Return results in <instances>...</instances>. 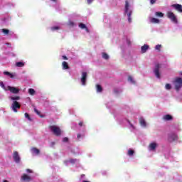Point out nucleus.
<instances>
[{
  "label": "nucleus",
  "instance_id": "obj_1",
  "mask_svg": "<svg viewBox=\"0 0 182 182\" xmlns=\"http://www.w3.org/2000/svg\"><path fill=\"white\" fill-rule=\"evenodd\" d=\"M50 130L55 134V136H59L62 134V130L60 129V127L56 126V125H50L49 126Z\"/></svg>",
  "mask_w": 182,
  "mask_h": 182
},
{
  "label": "nucleus",
  "instance_id": "obj_2",
  "mask_svg": "<svg viewBox=\"0 0 182 182\" xmlns=\"http://www.w3.org/2000/svg\"><path fill=\"white\" fill-rule=\"evenodd\" d=\"M173 83L175 85V89H176V92H179L180 88L182 87V78L181 77L175 78Z\"/></svg>",
  "mask_w": 182,
  "mask_h": 182
},
{
  "label": "nucleus",
  "instance_id": "obj_3",
  "mask_svg": "<svg viewBox=\"0 0 182 182\" xmlns=\"http://www.w3.org/2000/svg\"><path fill=\"white\" fill-rule=\"evenodd\" d=\"M167 17L168 18V19H170L172 22H173V23H177V17L176 16V15L174 14V13L171 12V11H168L167 13Z\"/></svg>",
  "mask_w": 182,
  "mask_h": 182
},
{
  "label": "nucleus",
  "instance_id": "obj_4",
  "mask_svg": "<svg viewBox=\"0 0 182 182\" xmlns=\"http://www.w3.org/2000/svg\"><path fill=\"white\" fill-rule=\"evenodd\" d=\"M11 109L13 111H14L15 113L18 112L17 109H21V104L18 101H14L12 103Z\"/></svg>",
  "mask_w": 182,
  "mask_h": 182
},
{
  "label": "nucleus",
  "instance_id": "obj_5",
  "mask_svg": "<svg viewBox=\"0 0 182 182\" xmlns=\"http://www.w3.org/2000/svg\"><path fill=\"white\" fill-rule=\"evenodd\" d=\"M154 73L155 74V76L160 79V64H156L155 65V68L154 70Z\"/></svg>",
  "mask_w": 182,
  "mask_h": 182
},
{
  "label": "nucleus",
  "instance_id": "obj_6",
  "mask_svg": "<svg viewBox=\"0 0 182 182\" xmlns=\"http://www.w3.org/2000/svg\"><path fill=\"white\" fill-rule=\"evenodd\" d=\"M7 90H9L11 93H13L14 95H18L19 93V88H16L14 87L8 86Z\"/></svg>",
  "mask_w": 182,
  "mask_h": 182
},
{
  "label": "nucleus",
  "instance_id": "obj_7",
  "mask_svg": "<svg viewBox=\"0 0 182 182\" xmlns=\"http://www.w3.org/2000/svg\"><path fill=\"white\" fill-rule=\"evenodd\" d=\"M86 79H87V73L82 72V77H81V82L83 86H85L86 85Z\"/></svg>",
  "mask_w": 182,
  "mask_h": 182
},
{
  "label": "nucleus",
  "instance_id": "obj_8",
  "mask_svg": "<svg viewBox=\"0 0 182 182\" xmlns=\"http://www.w3.org/2000/svg\"><path fill=\"white\" fill-rule=\"evenodd\" d=\"M13 159L15 163H19L21 161V157L19 156V154L18 151H15L13 154Z\"/></svg>",
  "mask_w": 182,
  "mask_h": 182
},
{
  "label": "nucleus",
  "instance_id": "obj_9",
  "mask_svg": "<svg viewBox=\"0 0 182 182\" xmlns=\"http://www.w3.org/2000/svg\"><path fill=\"white\" fill-rule=\"evenodd\" d=\"M168 140L169 141H176L178 140V136L174 133L170 134L168 135Z\"/></svg>",
  "mask_w": 182,
  "mask_h": 182
},
{
  "label": "nucleus",
  "instance_id": "obj_10",
  "mask_svg": "<svg viewBox=\"0 0 182 182\" xmlns=\"http://www.w3.org/2000/svg\"><path fill=\"white\" fill-rule=\"evenodd\" d=\"M21 180H23V181L31 182L32 181V177L29 176L28 174L23 173L21 176Z\"/></svg>",
  "mask_w": 182,
  "mask_h": 182
},
{
  "label": "nucleus",
  "instance_id": "obj_11",
  "mask_svg": "<svg viewBox=\"0 0 182 182\" xmlns=\"http://www.w3.org/2000/svg\"><path fill=\"white\" fill-rule=\"evenodd\" d=\"M173 8H175L176 11H178V12H182V6L181 4H173L172 5Z\"/></svg>",
  "mask_w": 182,
  "mask_h": 182
},
{
  "label": "nucleus",
  "instance_id": "obj_12",
  "mask_svg": "<svg viewBox=\"0 0 182 182\" xmlns=\"http://www.w3.org/2000/svg\"><path fill=\"white\" fill-rule=\"evenodd\" d=\"M163 120H165L166 122H168L170 120H173V116H171L170 114L164 115Z\"/></svg>",
  "mask_w": 182,
  "mask_h": 182
},
{
  "label": "nucleus",
  "instance_id": "obj_13",
  "mask_svg": "<svg viewBox=\"0 0 182 182\" xmlns=\"http://www.w3.org/2000/svg\"><path fill=\"white\" fill-rule=\"evenodd\" d=\"M149 45H144L143 46L141 47V50L142 53H146V52H147L148 49H149Z\"/></svg>",
  "mask_w": 182,
  "mask_h": 182
},
{
  "label": "nucleus",
  "instance_id": "obj_14",
  "mask_svg": "<svg viewBox=\"0 0 182 182\" xmlns=\"http://www.w3.org/2000/svg\"><path fill=\"white\" fill-rule=\"evenodd\" d=\"M151 23H160V20L154 17L150 18Z\"/></svg>",
  "mask_w": 182,
  "mask_h": 182
},
{
  "label": "nucleus",
  "instance_id": "obj_15",
  "mask_svg": "<svg viewBox=\"0 0 182 182\" xmlns=\"http://www.w3.org/2000/svg\"><path fill=\"white\" fill-rule=\"evenodd\" d=\"M139 123L142 127H146L147 126V124L146 123V120L143 118L139 119Z\"/></svg>",
  "mask_w": 182,
  "mask_h": 182
},
{
  "label": "nucleus",
  "instance_id": "obj_16",
  "mask_svg": "<svg viewBox=\"0 0 182 182\" xmlns=\"http://www.w3.org/2000/svg\"><path fill=\"white\" fill-rule=\"evenodd\" d=\"M157 148V144L155 142L151 143L149 144V149L150 150H156V149Z\"/></svg>",
  "mask_w": 182,
  "mask_h": 182
},
{
  "label": "nucleus",
  "instance_id": "obj_17",
  "mask_svg": "<svg viewBox=\"0 0 182 182\" xmlns=\"http://www.w3.org/2000/svg\"><path fill=\"white\" fill-rule=\"evenodd\" d=\"M79 28H80V29H85L86 32H89V28H87L86 25H85L83 23H80L79 24Z\"/></svg>",
  "mask_w": 182,
  "mask_h": 182
},
{
  "label": "nucleus",
  "instance_id": "obj_18",
  "mask_svg": "<svg viewBox=\"0 0 182 182\" xmlns=\"http://www.w3.org/2000/svg\"><path fill=\"white\" fill-rule=\"evenodd\" d=\"M63 69L66 70L69 69V64H68V62L63 61L62 63Z\"/></svg>",
  "mask_w": 182,
  "mask_h": 182
},
{
  "label": "nucleus",
  "instance_id": "obj_19",
  "mask_svg": "<svg viewBox=\"0 0 182 182\" xmlns=\"http://www.w3.org/2000/svg\"><path fill=\"white\" fill-rule=\"evenodd\" d=\"M96 87H97V92H98L99 93H102V92H103V87H102V85L97 84Z\"/></svg>",
  "mask_w": 182,
  "mask_h": 182
},
{
  "label": "nucleus",
  "instance_id": "obj_20",
  "mask_svg": "<svg viewBox=\"0 0 182 182\" xmlns=\"http://www.w3.org/2000/svg\"><path fill=\"white\" fill-rule=\"evenodd\" d=\"M16 66L17 68H23L25 66V63L24 62H17L16 63Z\"/></svg>",
  "mask_w": 182,
  "mask_h": 182
},
{
  "label": "nucleus",
  "instance_id": "obj_21",
  "mask_svg": "<svg viewBox=\"0 0 182 182\" xmlns=\"http://www.w3.org/2000/svg\"><path fill=\"white\" fill-rule=\"evenodd\" d=\"M4 75H6V76H10V77L11 79H14V77H15V75H14V74L11 73H9L8 71H4Z\"/></svg>",
  "mask_w": 182,
  "mask_h": 182
},
{
  "label": "nucleus",
  "instance_id": "obj_22",
  "mask_svg": "<svg viewBox=\"0 0 182 182\" xmlns=\"http://www.w3.org/2000/svg\"><path fill=\"white\" fill-rule=\"evenodd\" d=\"M31 151L34 154H39V153H41V151L39 149H38L37 148H35V147L31 149Z\"/></svg>",
  "mask_w": 182,
  "mask_h": 182
},
{
  "label": "nucleus",
  "instance_id": "obj_23",
  "mask_svg": "<svg viewBox=\"0 0 182 182\" xmlns=\"http://www.w3.org/2000/svg\"><path fill=\"white\" fill-rule=\"evenodd\" d=\"M28 93L31 96H33L35 95V93H36V92L35 91V90L33 88H30V89H28Z\"/></svg>",
  "mask_w": 182,
  "mask_h": 182
},
{
  "label": "nucleus",
  "instance_id": "obj_24",
  "mask_svg": "<svg viewBox=\"0 0 182 182\" xmlns=\"http://www.w3.org/2000/svg\"><path fill=\"white\" fill-rule=\"evenodd\" d=\"M129 1H125V14H127L129 12Z\"/></svg>",
  "mask_w": 182,
  "mask_h": 182
},
{
  "label": "nucleus",
  "instance_id": "obj_25",
  "mask_svg": "<svg viewBox=\"0 0 182 182\" xmlns=\"http://www.w3.org/2000/svg\"><path fill=\"white\" fill-rule=\"evenodd\" d=\"M156 16H158L159 18H163L164 16V14L162 12L157 11L155 13Z\"/></svg>",
  "mask_w": 182,
  "mask_h": 182
},
{
  "label": "nucleus",
  "instance_id": "obj_26",
  "mask_svg": "<svg viewBox=\"0 0 182 182\" xmlns=\"http://www.w3.org/2000/svg\"><path fill=\"white\" fill-rule=\"evenodd\" d=\"M1 32L4 34V35H9V30L6 29V28H3L1 29Z\"/></svg>",
  "mask_w": 182,
  "mask_h": 182
},
{
  "label": "nucleus",
  "instance_id": "obj_27",
  "mask_svg": "<svg viewBox=\"0 0 182 182\" xmlns=\"http://www.w3.org/2000/svg\"><path fill=\"white\" fill-rule=\"evenodd\" d=\"M102 58L103 59L107 60V59H109V55H107V53H102Z\"/></svg>",
  "mask_w": 182,
  "mask_h": 182
},
{
  "label": "nucleus",
  "instance_id": "obj_28",
  "mask_svg": "<svg viewBox=\"0 0 182 182\" xmlns=\"http://www.w3.org/2000/svg\"><path fill=\"white\" fill-rule=\"evenodd\" d=\"M34 112L36 113V114H38V116H40V117H43V115H41V112H39V110H38L36 108L34 109Z\"/></svg>",
  "mask_w": 182,
  "mask_h": 182
},
{
  "label": "nucleus",
  "instance_id": "obj_29",
  "mask_svg": "<svg viewBox=\"0 0 182 182\" xmlns=\"http://www.w3.org/2000/svg\"><path fill=\"white\" fill-rule=\"evenodd\" d=\"M24 116L26 119H28V120H29V122H32V119L31 118V117L29 116V114H28L27 112H26L24 114Z\"/></svg>",
  "mask_w": 182,
  "mask_h": 182
},
{
  "label": "nucleus",
  "instance_id": "obj_30",
  "mask_svg": "<svg viewBox=\"0 0 182 182\" xmlns=\"http://www.w3.org/2000/svg\"><path fill=\"white\" fill-rule=\"evenodd\" d=\"M127 154L128 156H133V154H134V151L133 149H129L128 150Z\"/></svg>",
  "mask_w": 182,
  "mask_h": 182
},
{
  "label": "nucleus",
  "instance_id": "obj_31",
  "mask_svg": "<svg viewBox=\"0 0 182 182\" xmlns=\"http://www.w3.org/2000/svg\"><path fill=\"white\" fill-rule=\"evenodd\" d=\"M20 99L21 97L19 96L11 97V100H19Z\"/></svg>",
  "mask_w": 182,
  "mask_h": 182
},
{
  "label": "nucleus",
  "instance_id": "obj_32",
  "mask_svg": "<svg viewBox=\"0 0 182 182\" xmlns=\"http://www.w3.org/2000/svg\"><path fill=\"white\" fill-rule=\"evenodd\" d=\"M155 49H156V50H159V52H160V50H161V45H160V44L156 45V46H155Z\"/></svg>",
  "mask_w": 182,
  "mask_h": 182
},
{
  "label": "nucleus",
  "instance_id": "obj_33",
  "mask_svg": "<svg viewBox=\"0 0 182 182\" xmlns=\"http://www.w3.org/2000/svg\"><path fill=\"white\" fill-rule=\"evenodd\" d=\"M128 80H129V82H131L132 83H136V82H134L133 80V77L132 76H129L128 77Z\"/></svg>",
  "mask_w": 182,
  "mask_h": 182
},
{
  "label": "nucleus",
  "instance_id": "obj_34",
  "mask_svg": "<svg viewBox=\"0 0 182 182\" xmlns=\"http://www.w3.org/2000/svg\"><path fill=\"white\" fill-rule=\"evenodd\" d=\"M165 87H166V90H170L171 89V85L166 84Z\"/></svg>",
  "mask_w": 182,
  "mask_h": 182
},
{
  "label": "nucleus",
  "instance_id": "obj_35",
  "mask_svg": "<svg viewBox=\"0 0 182 182\" xmlns=\"http://www.w3.org/2000/svg\"><path fill=\"white\" fill-rule=\"evenodd\" d=\"M51 31H59V26L51 27Z\"/></svg>",
  "mask_w": 182,
  "mask_h": 182
},
{
  "label": "nucleus",
  "instance_id": "obj_36",
  "mask_svg": "<svg viewBox=\"0 0 182 182\" xmlns=\"http://www.w3.org/2000/svg\"><path fill=\"white\" fill-rule=\"evenodd\" d=\"M0 86L1 87H2L3 89H4V90H6V89L5 88V84H4V82H0Z\"/></svg>",
  "mask_w": 182,
  "mask_h": 182
},
{
  "label": "nucleus",
  "instance_id": "obj_37",
  "mask_svg": "<svg viewBox=\"0 0 182 182\" xmlns=\"http://www.w3.org/2000/svg\"><path fill=\"white\" fill-rule=\"evenodd\" d=\"M63 143H68V142L69 141V138H68V137H64V138L63 139Z\"/></svg>",
  "mask_w": 182,
  "mask_h": 182
},
{
  "label": "nucleus",
  "instance_id": "obj_38",
  "mask_svg": "<svg viewBox=\"0 0 182 182\" xmlns=\"http://www.w3.org/2000/svg\"><path fill=\"white\" fill-rule=\"evenodd\" d=\"M156 1L157 0H150V4L151 5H154V4H156Z\"/></svg>",
  "mask_w": 182,
  "mask_h": 182
},
{
  "label": "nucleus",
  "instance_id": "obj_39",
  "mask_svg": "<svg viewBox=\"0 0 182 182\" xmlns=\"http://www.w3.org/2000/svg\"><path fill=\"white\" fill-rule=\"evenodd\" d=\"M68 25L69 26H73L75 25V23H73V21H69Z\"/></svg>",
  "mask_w": 182,
  "mask_h": 182
},
{
  "label": "nucleus",
  "instance_id": "obj_40",
  "mask_svg": "<svg viewBox=\"0 0 182 182\" xmlns=\"http://www.w3.org/2000/svg\"><path fill=\"white\" fill-rule=\"evenodd\" d=\"M128 22H129V23H132V16L128 17Z\"/></svg>",
  "mask_w": 182,
  "mask_h": 182
},
{
  "label": "nucleus",
  "instance_id": "obj_41",
  "mask_svg": "<svg viewBox=\"0 0 182 182\" xmlns=\"http://www.w3.org/2000/svg\"><path fill=\"white\" fill-rule=\"evenodd\" d=\"M62 58L64 60H68V57L66 55H63Z\"/></svg>",
  "mask_w": 182,
  "mask_h": 182
},
{
  "label": "nucleus",
  "instance_id": "obj_42",
  "mask_svg": "<svg viewBox=\"0 0 182 182\" xmlns=\"http://www.w3.org/2000/svg\"><path fill=\"white\" fill-rule=\"evenodd\" d=\"M70 163H76V159H70Z\"/></svg>",
  "mask_w": 182,
  "mask_h": 182
},
{
  "label": "nucleus",
  "instance_id": "obj_43",
  "mask_svg": "<svg viewBox=\"0 0 182 182\" xmlns=\"http://www.w3.org/2000/svg\"><path fill=\"white\" fill-rule=\"evenodd\" d=\"M127 16L130 17L132 16V11H129V13L127 14Z\"/></svg>",
  "mask_w": 182,
  "mask_h": 182
},
{
  "label": "nucleus",
  "instance_id": "obj_44",
  "mask_svg": "<svg viewBox=\"0 0 182 182\" xmlns=\"http://www.w3.org/2000/svg\"><path fill=\"white\" fill-rule=\"evenodd\" d=\"M78 124L80 127H82L83 126V122H80Z\"/></svg>",
  "mask_w": 182,
  "mask_h": 182
},
{
  "label": "nucleus",
  "instance_id": "obj_45",
  "mask_svg": "<svg viewBox=\"0 0 182 182\" xmlns=\"http://www.w3.org/2000/svg\"><path fill=\"white\" fill-rule=\"evenodd\" d=\"M27 173H33L31 169H26Z\"/></svg>",
  "mask_w": 182,
  "mask_h": 182
},
{
  "label": "nucleus",
  "instance_id": "obj_46",
  "mask_svg": "<svg viewBox=\"0 0 182 182\" xmlns=\"http://www.w3.org/2000/svg\"><path fill=\"white\" fill-rule=\"evenodd\" d=\"M77 139H80V137H82V135H81L80 134H78L77 135Z\"/></svg>",
  "mask_w": 182,
  "mask_h": 182
},
{
  "label": "nucleus",
  "instance_id": "obj_47",
  "mask_svg": "<svg viewBox=\"0 0 182 182\" xmlns=\"http://www.w3.org/2000/svg\"><path fill=\"white\" fill-rule=\"evenodd\" d=\"M88 4H90L91 2H93V0H87Z\"/></svg>",
  "mask_w": 182,
  "mask_h": 182
},
{
  "label": "nucleus",
  "instance_id": "obj_48",
  "mask_svg": "<svg viewBox=\"0 0 182 182\" xmlns=\"http://www.w3.org/2000/svg\"><path fill=\"white\" fill-rule=\"evenodd\" d=\"M114 93H119V92L116 90H114Z\"/></svg>",
  "mask_w": 182,
  "mask_h": 182
},
{
  "label": "nucleus",
  "instance_id": "obj_49",
  "mask_svg": "<svg viewBox=\"0 0 182 182\" xmlns=\"http://www.w3.org/2000/svg\"><path fill=\"white\" fill-rule=\"evenodd\" d=\"M53 2H56V0H51Z\"/></svg>",
  "mask_w": 182,
  "mask_h": 182
},
{
  "label": "nucleus",
  "instance_id": "obj_50",
  "mask_svg": "<svg viewBox=\"0 0 182 182\" xmlns=\"http://www.w3.org/2000/svg\"><path fill=\"white\" fill-rule=\"evenodd\" d=\"M3 182H9L8 181H6V180H4Z\"/></svg>",
  "mask_w": 182,
  "mask_h": 182
}]
</instances>
